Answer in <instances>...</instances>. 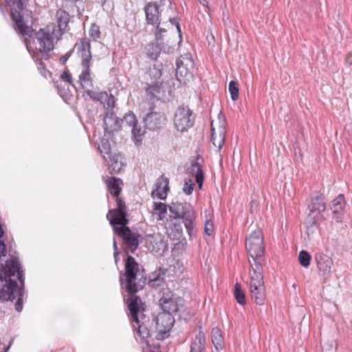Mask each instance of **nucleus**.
<instances>
[{"mask_svg": "<svg viewBox=\"0 0 352 352\" xmlns=\"http://www.w3.org/2000/svg\"><path fill=\"white\" fill-rule=\"evenodd\" d=\"M56 17L58 23L56 30L60 31V36L63 31L65 30L67 26L69 20V14L66 12L65 10H59L56 12Z\"/></svg>", "mask_w": 352, "mask_h": 352, "instance_id": "nucleus-23", "label": "nucleus"}, {"mask_svg": "<svg viewBox=\"0 0 352 352\" xmlns=\"http://www.w3.org/2000/svg\"><path fill=\"white\" fill-rule=\"evenodd\" d=\"M176 78L180 82L186 83L192 79L195 70V63L191 54L181 56L176 62Z\"/></svg>", "mask_w": 352, "mask_h": 352, "instance_id": "nucleus-8", "label": "nucleus"}, {"mask_svg": "<svg viewBox=\"0 0 352 352\" xmlns=\"http://www.w3.org/2000/svg\"><path fill=\"white\" fill-rule=\"evenodd\" d=\"M98 149L102 154V156L105 160H107L105 155L109 156L110 154H111V146L108 140L102 139L100 144L98 145Z\"/></svg>", "mask_w": 352, "mask_h": 352, "instance_id": "nucleus-34", "label": "nucleus"}, {"mask_svg": "<svg viewBox=\"0 0 352 352\" xmlns=\"http://www.w3.org/2000/svg\"><path fill=\"white\" fill-rule=\"evenodd\" d=\"M120 280L121 285L131 295L128 299V307L130 311L132 322L138 324V333L142 338L149 336V331L147 327L140 324L144 318V305L141 299L135 295L138 291L143 289L146 278L144 270L140 272L138 263L131 256H128L125 262V272L120 273Z\"/></svg>", "mask_w": 352, "mask_h": 352, "instance_id": "nucleus-1", "label": "nucleus"}, {"mask_svg": "<svg viewBox=\"0 0 352 352\" xmlns=\"http://www.w3.org/2000/svg\"><path fill=\"white\" fill-rule=\"evenodd\" d=\"M194 186L195 184L190 179L188 180L186 179L183 187V192L188 195L192 194Z\"/></svg>", "mask_w": 352, "mask_h": 352, "instance_id": "nucleus-42", "label": "nucleus"}, {"mask_svg": "<svg viewBox=\"0 0 352 352\" xmlns=\"http://www.w3.org/2000/svg\"><path fill=\"white\" fill-rule=\"evenodd\" d=\"M116 201L117 208L109 210L107 214V219L112 226L127 224L129 220L126 219L127 210L125 203L118 197H116Z\"/></svg>", "mask_w": 352, "mask_h": 352, "instance_id": "nucleus-13", "label": "nucleus"}, {"mask_svg": "<svg viewBox=\"0 0 352 352\" xmlns=\"http://www.w3.org/2000/svg\"><path fill=\"white\" fill-rule=\"evenodd\" d=\"M170 212L175 219H182L186 229L190 230L194 220L193 210L190 205L179 201L173 202L169 206Z\"/></svg>", "mask_w": 352, "mask_h": 352, "instance_id": "nucleus-10", "label": "nucleus"}, {"mask_svg": "<svg viewBox=\"0 0 352 352\" xmlns=\"http://www.w3.org/2000/svg\"><path fill=\"white\" fill-rule=\"evenodd\" d=\"M103 121L104 131L109 134L118 131L120 128V121L111 110L107 111Z\"/></svg>", "mask_w": 352, "mask_h": 352, "instance_id": "nucleus-19", "label": "nucleus"}, {"mask_svg": "<svg viewBox=\"0 0 352 352\" xmlns=\"http://www.w3.org/2000/svg\"><path fill=\"white\" fill-rule=\"evenodd\" d=\"M70 56V53L66 54L64 56L61 58V60H63V63L67 61L68 58Z\"/></svg>", "mask_w": 352, "mask_h": 352, "instance_id": "nucleus-54", "label": "nucleus"}, {"mask_svg": "<svg viewBox=\"0 0 352 352\" xmlns=\"http://www.w3.org/2000/svg\"><path fill=\"white\" fill-rule=\"evenodd\" d=\"M7 4L12 8V10L21 11L25 7L28 0H5Z\"/></svg>", "mask_w": 352, "mask_h": 352, "instance_id": "nucleus-32", "label": "nucleus"}, {"mask_svg": "<svg viewBox=\"0 0 352 352\" xmlns=\"http://www.w3.org/2000/svg\"><path fill=\"white\" fill-rule=\"evenodd\" d=\"M169 21H170V23H171L172 25H175V26H176L177 30H178V32H181L180 27H179V22L177 21V19H175V18H170V19H169Z\"/></svg>", "mask_w": 352, "mask_h": 352, "instance_id": "nucleus-49", "label": "nucleus"}, {"mask_svg": "<svg viewBox=\"0 0 352 352\" xmlns=\"http://www.w3.org/2000/svg\"><path fill=\"white\" fill-rule=\"evenodd\" d=\"M72 2H76L77 0H70Z\"/></svg>", "mask_w": 352, "mask_h": 352, "instance_id": "nucleus-57", "label": "nucleus"}, {"mask_svg": "<svg viewBox=\"0 0 352 352\" xmlns=\"http://www.w3.org/2000/svg\"><path fill=\"white\" fill-rule=\"evenodd\" d=\"M234 294L238 303L241 305H244L246 303L245 293L242 290L241 286L239 283H236L235 285Z\"/></svg>", "mask_w": 352, "mask_h": 352, "instance_id": "nucleus-33", "label": "nucleus"}, {"mask_svg": "<svg viewBox=\"0 0 352 352\" xmlns=\"http://www.w3.org/2000/svg\"><path fill=\"white\" fill-rule=\"evenodd\" d=\"M311 256L305 250H302L298 254V261L304 267H308L310 265Z\"/></svg>", "mask_w": 352, "mask_h": 352, "instance_id": "nucleus-35", "label": "nucleus"}, {"mask_svg": "<svg viewBox=\"0 0 352 352\" xmlns=\"http://www.w3.org/2000/svg\"><path fill=\"white\" fill-rule=\"evenodd\" d=\"M346 63L349 65H352V52H349L346 54L345 58Z\"/></svg>", "mask_w": 352, "mask_h": 352, "instance_id": "nucleus-51", "label": "nucleus"}, {"mask_svg": "<svg viewBox=\"0 0 352 352\" xmlns=\"http://www.w3.org/2000/svg\"><path fill=\"white\" fill-rule=\"evenodd\" d=\"M211 339L212 344H214L215 349L219 350L220 349H223V338L221 336V331L217 328H213L211 332Z\"/></svg>", "mask_w": 352, "mask_h": 352, "instance_id": "nucleus-29", "label": "nucleus"}, {"mask_svg": "<svg viewBox=\"0 0 352 352\" xmlns=\"http://www.w3.org/2000/svg\"><path fill=\"white\" fill-rule=\"evenodd\" d=\"M89 36L94 41H96L99 38L100 36L99 27L95 24H92L89 30Z\"/></svg>", "mask_w": 352, "mask_h": 352, "instance_id": "nucleus-41", "label": "nucleus"}, {"mask_svg": "<svg viewBox=\"0 0 352 352\" xmlns=\"http://www.w3.org/2000/svg\"><path fill=\"white\" fill-rule=\"evenodd\" d=\"M228 89L231 95L232 100L234 101L236 100L239 97V88L237 82L234 80L230 81L229 83Z\"/></svg>", "mask_w": 352, "mask_h": 352, "instance_id": "nucleus-39", "label": "nucleus"}, {"mask_svg": "<svg viewBox=\"0 0 352 352\" xmlns=\"http://www.w3.org/2000/svg\"><path fill=\"white\" fill-rule=\"evenodd\" d=\"M6 245H5L3 241H0V257L1 256H6Z\"/></svg>", "mask_w": 352, "mask_h": 352, "instance_id": "nucleus-48", "label": "nucleus"}, {"mask_svg": "<svg viewBox=\"0 0 352 352\" xmlns=\"http://www.w3.org/2000/svg\"><path fill=\"white\" fill-rule=\"evenodd\" d=\"M169 180L164 175H161L156 182L155 189L152 195L155 194L156 197L160 199H165L167 196V192L169 190Z\"/></svg>", "mask_w": 352, "mask_h": 352, "instance_id": "nucleus-20", "label": "nucleus"}, {"mask_svg": "<svg viewBox=\"0 0 352 352\" xmlns=\"http://www.w3.org/2000/svg\"><path fill=\"white\" fill-rule=\"evenodd\" d=\"M157 25V32L155 33V38L157 41H159L162 38V33L165 32L166 30L161 28L160 26V21H158V24H155Z\"/></svg>", "mask_w": 352, "mask_h": 352, "instance_id": "nucleus-47", "label": "nucleus"}, {"mask_svg": "<svg viewBox=\"0 0 352 352\" xmlns=\"http://www.w3.org/2000/svg\"><path fill=\"white\" fill-rule=\"evenodd\" d=\"M210 126L211 142L217 148V151H220L224 144L226 133V120L224 116L221 113H219L218 120H212Z\"/></svg>", "mask_w": 352, "mask_h": 352, "instance_id": "nucleus-11", "label": "nucleus"}, {"mask_svg": "<svg viewBox=\"0 0 352 352\" xmlns=\"http://www.w3.org/2000/svg\"><path fill=\"white\" fill-rule=\"evenodd\" d=\"M170 50L172 51V50H173V47H169V48H168V52H170Z\"/></svg>", "mask_w": 352, "mask_h": 352, "instance_id": "nucleus-56", "label": "nucleus"}, {"mask_svg": "<svg viewBox=\"0 0 352 352\" xmlns=\"http://www.w3.org/2000/svg\"><path fill=\"white\" fill-rule=\"evenodd\" d=\"M12 16L15 29L25 36L27 49L34 60H47L49 52L54 49L55 43L60 37V31L56 30V25L50 23L38 31H34L25 25L19 13L18 15L12 13Z\"/></svg>", "mask_w": 352, "mask_h": 352, "instance_id": "nucleus-2", "label": "nucleus"}, {"mask_svg": "<svg viewBox=\"0 0 352 352\" xmlns=\"http://www.w3.org/2000/svg\"><path fill=\"white\" fill-rule=\"evenodd\" d=\"M205 334L201 329L199 328V332L191 340L190 352H204L205 350Z\"/></svg>", "mask_w": 352, "mask_h": 352, "instance_id": "nucleus-22", "label": "nucleus"}, {"mask_svg": "<svg viewBox=\"0 0 352 352\" xmlns=\"http://www.w3.org/2000/svg\"><path fill=\"white\" fill-rule=\"evenodd\" d=\"M0 300H11L17 298L14 307L20 312L23 309V286L24 277L21 266L16 258L7 260L4 264L0 263Z\"/></svg>", "mask_w": 352, "mask_h": 352, "instance_id": "nucleus-3", "label": "nucleus"}, {"mask_svg": "<svg viewBox=\"0 0 352 352\" xmlns=\"http://www.w3.org/2000/svg\"><path fill=\"white\" fill-rule=\"evenodd\" d=\"M322 352H334L333 342H325L322 344Z\"/></svg>", "mask_w": 352, "mask_h": 352, "instance_id": "nucleus-44", "label": "nucleus"}, {"mask_svg": "<svg viewBox=\"0 0 352 352\" xmlns=\"http://www.w3.org/2000/svg\"><path fill=\"white\" fill-rule=\"evenodd\" d=\"M160 90L161 86L158 83H155L153 85H149L146 88L147 94L157 99H159L160 97Z\"/></svg>", "mask_w": 352, "mask_h": 352, "instance_id": "nucleus-36", "label": "nucleus"}, {"mask_svg": "<svg viewBox=\"0 0 352 352\" xmlns=\"http://www.w3.org/2000/svg\"><path fill=\"white\" fill-rule=\"evenodd\" d=\"M165 243L162 240H160L159 241V248L158 250L162 249L163 250L165 249Z\"/></svg>", "mask_w": 352, "mask_h": 352, "instance_id": "nucleus-53", "label": "nucleus"}, {"mask_svg": "<svg viewBox=\"0 0 352 352\" xmlns=\"http://www.w3.org/2000/svg\"><path fill=\"white\" fill-rule=\"evenodd\" d=\"M148 74L151 78L154 79L155 80H158L162 76L160 66L154 65L153 67L149 68Z\"/></svg>", "mask_w": 352, "mask_h": 352, "instance_id": "nucleus-38", "label": "nucleus"}, {"mask_svg": "<svg viewBox=\"0 0 352 352\" xmlns=\"http://www.w3.org/2000/svg\"><path fill=\"white\" fill-rule=\"evenodd\" d=\"M245 248L249 253L250 269H263L266 263L263 233L260 228H252L250 236L246 239Z\"/></svg>", "mask_w": 352, "mask_h": 352, "instance_id": "nucleus-4", "label": "nucleus"}, {"mask_svg": "<svg viewBox=\"0 0 352 352\" xmlns=\"http://www.w3.org/2000/svg\"><path fill=\"white\" fill-rule=\"evenodd\" d=\"M195 116L188 107H179L174 116L175 128L180 132L187 131L195 122Z\"/></svg>", "mask_w": 352, "mask_h": 352, "instance_id": "nucleus-9", "label": "nucleus"}, {"mask_svg": "<svg viewBox=\"0 0 352 352\" xmlns=\"http://www.w3.org/2000/svg\"><path fill=\"white\" fill-rule=\"evenodd\" d=\"M161 52V48L160 47V44H152L148 45L147 50V54L148 56H150L152 59L156 60L159 56Z\"/></svg>", "mask_w": 352, "mask_h": 352, "instance_id": "nucleus-37", "label": "nucleus"}, {"mask_svg": "<svg viewBox=\"0 0 352 352\" xmlns=\"http://www.w3.org/2000/svg\"><path fill=\"white\" fill-rule=\"evenodd\" d=\"M308 208L309 210V216L311 217L313 215L314 219L316 217L314 215L315 212L317 214H321L326 209L323 196L318 192L314 194L311 198V202L308 205Z\"/></svg>", "mask_w": 352, "mask_h": 352, "instance_id": "nucleus-16", "label": "nucleus"}, {"mask_svg": "<svg viewBox=\"0 0 352 352\" xmlns=\"http://www.w3.org/2000/svg\"><path fill=\"white\" fill-rule=\"evenodd\" d=\"M113 250H114L113 254H119L118 248L117 243H116L115 239H113Z\"/></svg>", "mask_w": 352, "mask_h": 352, "instance_id": "nucleus-52", "label": "nucleus"}, {"mask_svg": "<svg viewBox=\"0 0 352 352\" xmlns=\"http://www.w3.org/2000/svg\"><path fill=\"white\" fill-rule=\"evenodd\" d=\"M74 48L78 57L81 59L82 71L78 76V82L83 89H91L94 87L93 79L90 74V61L91 59V44L88 38H83L76 42Z\"/></svg>", "mask_w": 352, "mask_h": 352, "instance_id": "nucleus-5", "label": "nucleus"}, {"mask_svg": "<svg viewBox=\"0 0 352 352\" xmlns=\"http://www.w3.org/2000/svg\"><path fill=\"white\" fill-rule=\"evenodd\" d=\"M108 157L109 159V168L115 173H119L124 165L120 155L111 153Z\"/></svg>", "mask_w": 352, "mask_h": 352, "instance_id": "nucleus-25", "label": "nucleus"}, {"mask_svg": "<svg viewBox=\"0 0 352 352\" xmlns=\"http://www.w3.org/2000/svg\"><path fill=\"white\" fill-rule=\"evenodd\" d=\"M144 10L147 22L153 25L158 24L160 12L157 4L156 3H148Z\"/></svg>", "mask_w": 352, "mask_h": 352, "instance_id": "nucleus-21", "label": "nucleus"}, {"mask_svg": "<svg viewBox=\"0 0 352 352\" xmlns=\"http://www.w3.org/2000/svg\"><path fill=\"white\" fill-rule=\"evenodd\" d=\"M312 223L314 224L316 223V221L314 219Z\"/></svg>", "mask_w": 352, "mask_h": 352, "instance_id": "nucleus-58", "label": "nucleus"}, {"mask_svg": "<svg viewBox=\"0 0 352 352\" xmlns=\"http://www.w3.org/2000/svg\"><path fill=\"white\" fill-rule=\"evenodd\" d=\"M118 254H113L116 263H117V262L118 261Z\"/></svg>", "mask_w": 352, "mask_h": 352, "instance_id": "nucleus-55", "label": "nucleus"}, {"mask_svg": "<svg viewBox=\"0 0 352 352\" xmlns=\"http://www.w3.org/2000/svg\"><path fill=\"white\" fill-rule=\"evenodd\" d=\"M98 102L103 105V107L108 110H112L114 107V97L112 94L109 95L106 91H102Z\"/></svg>", "mask_w": 352, "mask_h": 352, "instance_id": "nucleus-26", "label": "nucleus"}, {"mask_svg": "<svg viewBox=\"0 0 352 352\" xmlns=\"http://www.w3.org/2000/svg\"><path fill=\"white\" fill-rule=\"evenodd\" d=\"M250 292L252 300L258 305H263L265 300V287L263 280V268L250 269Z\"/></svg>", "mask_w": 352, "mask_h": 352, "instance_id": "nucleus-6", "label": "nucleus"}, {"mask_svg": "<svg viewBox=\"0 0 352 352\" xmlns=\"http://www.w3.org/2000/svg\"><path fill=\"white\" fill-rule=\"evenodd\" d=\"M85 93L90 99L96 102H98L100 94H102V91H96L90 89H87Z\"/></svg>", "mask_w": 352, "mask_h": 352, "instance_id": "nucleus-43", "label": "nucleus"}, {"mask_svg": "<svg viewBox=\"0 0 352 352\" xmlns=\"http://www.w3.org/2000/svg\"><path fill=\"white\" fill-rule=\"evenodd\" d=\"M164 272L166 274H168V276L172 274H179L182 273V271L180 270V265L177 262H175L170 265Z\"/></svg>", "mask_w": 352, "mask_h": 352, "instance_id": "nucleus-40", "label": "nucleus"}, {"mask_svg": "<svg viewBox=\"0 0 352 352\" xmlns=\"http://www.w3.org/2000/svg\"><path fill=\"white\" fill-rule=\"evenodd\" d=\"M315 261L318 270L322 272L323 275H327L331 273L333 260L330 256L323 252H318L315 255Z\"/></svg>", "mask_w": 352, "mask_h": 352, "instance_id": "nucleus-17", "label": "nucleus"}, {"mask_svg": "<svg viewBox=\"0 0 352 352\" xmlns=\"http://www.w3.org/2000/svg\"><path fill=\"white\" fill-rule=\"evenodd\" d=\"M122 181L120 179L111 177L107 182L110 193L116 197H118L121 191V187L120 186V183Z\"/></svg>", "mask_w": 352, "mask_h": 352, "instance_id": "nucleus-27", "label": "nucleus"}, {"mask_svg": "<svg viewBox=\"0 0 352 352\" xmlns=\"http://www.w3.org/2000/svg\"><path fill=\"white\" fill-rule=\"evenodd\" d=\"M127 224H119L114 226V232L120 236L124 245H126V252L131 251L132 253L138 248L142 242V236L137 232H133Z\"/></svg>", "mask_w": 352, "mask_h": 352, "instance_id": "nucleus-7", "label": "nucleus"}, {"mask_svg": "<svg viewBox=\"0 0 352 352\" xmlns=\"http://www.w3.org/2000/svg\"><path fill=\"white\" fill-rule=\"evenodd\" d=\"M190 172L195 176L199 188H201L204 182V173L200 164L198 162H193L190 168Z\"/></svg>", "mask_w": 352, "mask_h": 352, "instance_id": "nucleus-24", "label": "nucleus"}, {"mask_svg": "<svg viewBox=\"0 0 352 352\" xmlns=\"http://www.w3.org/2000/svg\"><path fill=\"white\" fill-rule=\"evenodd\" d=\"M165 276H166V273H165L164 270L160 268L158 271L153 272L150 276L148 284L151 287L159 286L160 285V283L162 282H163Z\"/></svg>", "mask_w": 352, "mask_h": 352, "instance_id": "nucleus-28", "label": "nucleus"}, {"mask_svg": "<svg viewBox=\"0 0 352 352\" xmlns=\"http://www.w3.org/2000/svg\"><path fill=\"white\" fill-rule=\"evenodd\" d=\"M153 205L154 213L158 215V219H163L167 212L166 205L162 202H154Z\"/></svg>", "mask_w": 352, "mask_h": 352, "instance_id": "nucleus-31", "label": "nucleus"}, {"mask_svg": "<svg viewBox=\"0 0 352 352\" xmlns=\"http://www.w3.org/2000/svg\"><path fill=\"white\" fill-rule=\"evenodd\" d=\"M61 78L63 80L67 82L69 84H72L73 82L72 76L68 71L63 72V73L61 74Z\"/></svg>", "mask_w": 352, "mask_h": 352, "instance_id": "nucleus-46", "label": "nucleus"}, {"mask_svg": "<svg viewBox=\"0 0 352 352\" xmlns=\"http://www.w3.org/2000/svg\"><path fill=\"white\" fill-rule=\"evenodd\" d=\"M160 305L164 311L173 314L179 311L183 303L182 298L167 289L163 292L162 296L160 300Z\"/></svg>", "mask_w": 352, "mask_h": 352, "instance_id": "nucleus-14", "label": "nucleus"}, {"mask_svg": "<svg viewBox=\"0 0 352 352\" xmlns=\"http://www.w3.org/2000/svg\"><path fill=\"white\" fill-rule=\"evenodd\" d=\"M121 122L123 124H125L129 127L132 126L131 133L133 135L138 141H140V140L139 138L144 134L145 131L141 128H138L137 120L134 113L131 112L126 113Z\"/></svg>", "mask_w": 352, "mask_h": 352, "instance_id": "nucleus-18", "label": "nucleus"}, {"mask_svg": "<svg viewBox=\"0 0 352 352\" xmlns=\"http://www.w3.org/2000/svg\"><path fill=\"white\" fill-rule=\"evenodd\" d=\"M175 322L173 314L164 311L159 314L156 317V338L163 340L169 336V332Z\"/></svg>", "mask_w": 352, "mask_h": 352, "instance_id": "nucleus-12", "label": "nucleus"}, {"mask_svg": "<svg viewBox=\"0 0 352 352\" xmlns=\"http://www.w3.org/2000/svg\"><path fill=\"white\" fill-rule=\"evenodd\" d=\"M333 219L336 220V222L340 223L342 219V214L341 212H339L337 214H333Z\"/></svg>", "mask_w": 352, "mask_h": 352, "instance_id": "nucleus-50", "label": "nucleus"}, {"mask_svg": "<svg viewBox=\"0 0 352 352\" xmlns=\"http://www.w3.org/2000/svg\"><path fill=\"white\" fill-rule=\"evenodd\" d=\"M166 122L165 115L161 112L151 111L146 114L144 118L145 126L151 131H155L162 128Z\"/></svg>", "mask_w": 352, "mask_h": 352, "instance_id": "nucleus-15", "label": "nucleus"}, {"mask_svg": "<svg viewBox=\"0 0 352 352\" xmlns=\"http://www.w3.org/2000/svg\"><path fill=\"white\" fill-rule=\"evenodd\" d=\"M213 231V224L210 221H206L204 226V232L206 234L210 235Z\"/></svg>", "mask_w": 352, "mask_h": 352, "instance_id": "nucleus-45", "label": "nucleus"}, {"mask_svg": "<svg viewBox=\"0 0 352 352\" xmlns=\"http://www.w3.org/2000/svg\"><path fill=\"white\" fill-rule=\"evenodd\" d=\"M345 205L344 197L343 195H339L333 199L331 204V208L333 214H337L339 212H342Z\"/></svg>", "mask_w": 352, "mask_h": 352, "instance_id": "nucleus-30", "label": "nucleus"}]
</instances>
